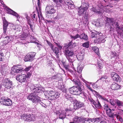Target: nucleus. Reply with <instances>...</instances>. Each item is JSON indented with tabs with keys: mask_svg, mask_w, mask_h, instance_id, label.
<instances>
[{
	"mask_svg": "<svg viewBox=\"0 0 123 123\" xmlns=\"http://www.w3.org/2000/svg\"><path fill=\"white\" fill-rule=\"evenodd\" d=\"M101 37L96 38H95L94 40V42L96 43H99L101 42Z\"/></svg>",
	"mask_w": 123,
	"mask_h": 123,
	"instance_id": "42",
	"label": "nucleus"
},
{
	"mask_svg": "<svg viewBox=\"0 0 123 123\" xmlns=\"http://www.w3.org/2000/svg\"><path fill=\"white\" fill-rule=\"evenodd\" d=\"M4 54L2 53V52L1 51H0V56H2V57L3 56Z\"/></svg>",
	"mask_w": 123,
	"mask_h": 123,
	"instance_id": "64",
	"label": "nucleus"
},
{
	"mask_svg": "<svg viewBox=\"0 0 123 123\" xmlns=\"http://www.w3.org/2000/svg\"><path fill=\"white\" fill-rule=\"evenodd\" d=\"M6 99L5 97H2L0 99V103L2 104L5 105V102Z\"/></svg>",
	"mask_w": 123,
	"mask_h": 123,
	"instance_id": "37",
	"label": "nucleus"
},
{
	"mask_svg": "<svg viewBox=\"0 0 123 123\" xmlns=\"http://www.w3.org/2000/svg\"><path fill=\"white\" fill-rule=\"evenodd\" d=\"M65 98L68 100H70L71 98V97L67 94H65Z\"/></svg>",
	"mask_w": 123,
	"mask_h": 123,
	"instance_id": "53",
	"label": "nucleus"
},
{
	"mask_svg": "<svg viewBox=\"0 0 123 123\" xmlns=\"http://www.w3.org/2000/svg\"><path fill=\"white\" fill-rule=\"evenodd\" d=\"M114 25H115V27L117 31H118L119 30H122L123 29L122 31L123 32V27L121 26H119L118 23L115 22V23H114Z\"/></svg>",
	"mask_w": 123,
	"mask_h": 123,
	"instance_id": "27",
	"label": "nucleus"
},
{
	"mask_svg": "<svg viewBox=\"0 0 123 123\" xmlns=\"http://www.w3.org/2000/svg\"><path fill=\"white\" fill-rule=\"evenodd\" d=\"M31 66H29L26 68L25 69V71H28L31 68Z\"/></svg>",
	"mask_w": 123,
	"mask_h": 123,
	"instance_id": "55",
	"label": "nucleus"
},
{
	"mask_svg": "<svg viewBox=\"0 0 123 123\" xmlns=\"http://www.w3.org/2000/svg\"><path fill=\"white\" fill-rule=\"evenodd\" d=\"M106 21L108 23L111 24L113 26L114 25V23H115V22L113 21L112 18H107L106 19Z\"/></svg>",
	"mask_w": 123,
	"mask_h": 123,
	"instance_id": "31",
	"label": "nucleus"
},
{
	"mask_svg": "<svg viewBox=\"0 0 123 123\" xmlns=\"http://www.w3.org/2000/svg\"><path fill=\"white\" fill-rule=\"evenodd\" d=\"M80 38L81 39H83L87 41L88 39L87 35L85 34H82L80 36Z\"/></svg>",
	"mask_w": 123,
	"mask_h": 123,
	"instance_id": "32",
	"label": "nucleus"
},
{
	"mask_svg": "<svg viewBox=\"0 0 123 123\" xmlns=\"http://www.w3.org/2000/svg\"><path fill=\"white\" fill-rule=\"evenodd\" d=\"M57 78V76L56 75H54L51 77V79H56Z\"/></svg>",
	"mask_w": 123,
	"mask_h": 123,
	"instance_id": "61",
	"label": "nucleus"
},
{
	"mask_svg": "<svg viewBox=\"0 0 123 123\" xmlns=\"http://www.w3.org/2000/svg\"><path fill=\"white\" fill-rule=\"evenodd\" d=\"M21 37L25 38L26 37V36L24 34H23L21 35Z\"/></svg>",
	"mask_w": 123,
	"mask_h": 123,
	"instance_id": "62",
	"label": "nucleus"
},
{
	"mask_svg": "<svg viewBox=\"0 0 123 123\" xmlns=\"http://www.w3.org/2000/svg\"><path fill=\"white\" fill-rule=\"evenodd\" d=\"M64 55L68 61L69 62L71 63H73L74 58H71L72 57H74L75 55L74 53L72 50L69 49L65 50Z\"/></svg>",
	"mask_w": 123,
	"mask_h": 123,
	"instance_id": "3",
	"label": "nucleus"
},
{
	"mask_svg": "<svg viewBox=\"0 0 123 123\" xmlns=\"http://www.w3.org/2000/svg\"><path fill=\"white\" fill-rule=\"evenodd\" d=\"M108 102H109L111 104L114 106L115 105V104L114 103V101L113 100L111 99H110L109 101H109Z\"/></svg>",
	"mask_w": 123,
	"mask_h": 123,
	"instance_id": "48",
	"label": "nucleus"
},
{
	"mask_svg": "<svg viewBox=\"0 0 123 123\" xmlns=\"http://www.w3.org/2000/svg\"><path fill=\"white\" fill-rule=\"evenodd\" d=\"M23 68L21 66L17 65L11 68V72L18 73L21 72L22 71Z\"/></svg>",
	"mask_w": 123,
	"mask_h": 123,
	"instance_id": "10",
	"label": "nucleus"
},
{
	"mask_svg": "<svg viewBox=\"0 0 123 123\" xmlns=\"http://www.w3.org/2000/svg\"><path fill=\"white\" fill-rule=\"evenodd\" d=\"M89 41H87L86 42L83 43L82 44V46L83 47L87 48L89 47Z\"/></svg>",
	"mask_w": 123,
	"mask_h": 123,
	"instance_id": "38",
	"label": "nucleus"
},
{
	"mask_svg": "<svg viewBox=\"0 0 123 123\" xmlns=\"http://www.w3.org/2000/svg\"><path fill=\"white\" fill-rule=\"evenodd\" d=\"M71 37L72 38H73L75 40L78 37H80V36L79 34H77L74 36L71 35Z\"/></svg>",
	"mask_w": 123,
	"mask_h": 123,
	"instance_id": "45",
	"label": "nucleus"
},
{
	"mask_svg": "<svg viewBox=\"0 0 123 123\" xmlns=\"http://www.w3.org/2000/svg\"><path fill=\"white\" fill-rule=\"evenodd\" d=\"M89 7L88 3H82L81 6L79 8V10L78 11V14L79 16H82L85 14V18L87 19V17L89 16L86 12Z\"/></svg>",
	"mask_w": 123,
	"mask_h": 123,
	"instance_id": "1",
	"label": "nucleus"
},
{
	"mask_svg": "<svg viewBox=\"0 0 123 123\" xmlns=\"http://www.w3.org/2000/svg\"><path fill=\"white\" fill-rule=\"evenodd\" d=\"M36 14H34L32 17L33 19V20H37V17H36Z\"/></svg>",
	"mask_w": 123,
	"mask_h": 123,
	"instance_id": "58",
	"label": "nucleus"
},
{
	"mask_svg": "<svg viewBox=\"0 0 123 123\" xmlns=\"http://www.w3.org/2000/svg\"><path fill=\"white\" fill-rule=\"evenodd\" d=\"M92 92L93 93L94 95L97 97L99 98L100 97H102V96H101L95 90H93Z\"/></svg>",
	"mask_w": 123,
	"mask_h": 123,
	"instance_id": "41",
	"label": "nucleus"
},
{
	"mask_svg": "<svg viewBox=\"0 0 123 123\" xmlns=\"http://www.w3.org/2000/svg\"><path fill=\"white\" fill-rule=\"evenodd\" d=\"M28 39L30 40V42L31 43H35L36 40V39L32 36L29 37Z\"/></svg>",
	"mask_w": 123,
	"mask_h": 123,
	"instance_id": "33",
	"label": "nucleus"
},
{
	"mask_svg": "<svg viewBox=\"0 0 123 123\" xmlns=\"http://www.w3.org/2000/svg\"><path fill=\"white\" fill-rule=\"evenodd\" d=\"M72 111L71 109H65V111H56V114L59 119H63L66 117L67 113L69 111Z\"/></svg>",
	"mask_w": 123,
	"mask_h": 123,
	"instance_id": "5",
	"label": "nucleus"
},
{
	"mask_svg": "<svg viewBox=\"0 0 123 123\" xmlns=\"http://www.w3.org/2000/svg\"><path fill=\"white\" fill-rule=\"evenodd\" d=\"M46 10L47 11L46 12V16L48 18H49L48 16L49 14H52L55 13V10L54 9V7L50 5L46 6Z\"/></svg>",
	"mask_w": 123,
	"mask_h": 123,
	"instance_id": "8",
	"label": "nucleus"
},
{
	"mask_svg": "<svg viewBox=\"0 0 123 123\" xmlns=\"http://www.w3.org/2000/svg\"><path fill=\"white\" fill-rule=\"evenodd\" d=\"M100 99L104 100L105 101H109V100H108L106 98H105L104 97H103L102 96V97H100Z\"/></svg>",
	"mask_w": 123,
	"mask_h": 123,
	"instance_id": "57",
	"label": "nucleus"
},
{
	"mask_svg": "<svg viewBox=\"0 0 123 123\" xmlns=\"http://www.w3.org/2000/svg\"><path fill=\"white\" fill-rule=\"evenodd\" d=\"M5 34L4 33V34H3L2 36L3 38H4L6 39L5 41H3V42L4 44L3 45V46H5L6 43H8L10 41L12 40L13 39L11 37L4 36V35Z\"/></svg>",
	"mask_w": 123,
	"mask_h": 123,
	"instance_id": "18",
	"label": "nucleus"
},
{
	"mask_svg": "<svg viewBox=\"0 0 123 123\" xmlns=\"http://www.w3.org/2000/svg\"><path fill=\"white\" fill-rule=\"evenodd\" d=\"M92 92L93 93L94 95L97 97L99 98L100 97H102V96H101L95 90H93Z\"/></svg>",
	"mask_w": 123,
	"mask_h": 123,
	"instance_id": "40",
	"label": "nucleus"
},
{
	"mask_svg": "<svg viewBox=\"0 0 123 123\" xmlns=\"http://www.w3.org/2000/svg\"><path fill=\"white\" fill-rule=\"evenodd\" d=\"M46 41L50 47L51 49H53L54 47L53 45L50 42H49L48 40H46Z\"/></svg>",
	"mask_w": 123,
	"mask_h": 123,
	"instance_id": "47",
	"label": "nucleus"
},
{
	"mask_svg": "<svg viewBox=\"0 0 123 123\" xmlns=\"http://www.w3.org/2000/svg\"><path fill=\"white\" fill-rule=\"evenodd\" d=\"M33 118V117H32L30 114H25L24 115L23 119L27 121H31L34 120Z\"/></svg>",
	"mask_w": 123,
	"mask_h": 123,
	"instance_id": "15",
	"label": "nucleus"
},
{
	"mask_svg": "<svg viewBox=\"0 0 123 123\" xmlns=\"http://www.w3.org/2000/svg\"><path fill=\"white\" fill-rule=\"evenodd\" d=\"M60 89H61L62 91L63 92L65 93L66 92V88L64 87V86H62L61 88H60Z\"/></svg>",
	"mask_w": 123,
	"mask_h": 123,
	"instance_id": "49",
	"label": "nucleus"
},
{
	"mask_svg": "<svg viewBox=\"0 0 123 123\" xmlns=\"http://www.w3.org/2000/svg\"><path fill=\"white\" fill-rule=\"evenodd\" d=\"M91 103L92 104L94 105L95 107L93 105H92V106L94 108L98 109L102 107V106L98 100H97L95 101L92 99L91 100Z\"/></svg>",
	"mask_w": 123,
	"mask_h": 123,
	"instance_id": "14",
	"label": "nucleus"
},
{
	"mask_svg": "<svg viewBox=\"0 0 123 123\" xmlns=\"http://www.w3.org/2000/svg\"><path fill=\"white\" fill-rule=\"evenodd\" d=\"M83 123H93L91 121V119H86Z\"/></svg>",
	"mask_w": 123,
	"mask_h": 123,
	"instance_id": "46",
	"label": "nucleus"
},
{
	"mask_svg": "<svg viewBox=\"0 0 123 123\" xmlns=\"http://www.w3.org/2000/svg\"><path fill=\"white\" fill-rule=\"evenodd\" d=\"M70 93L74 95H79L83 92L81 87L73 86L69 89Z\"/></svg>",
	"mask_w": 123,
	"mask_h": 123,
	"instance_id": "4",
	"label": "nucleus"
},
{
	"mask_svg": "<svg viewBox=\"0 0 123 123\" xmlns=\"http://www.w3.org/2000/svg\"><path fill=\"white\" fill-rule=\"evenodd\" d=\"M53 51L54 53H55L57 56V58H59V55L58 54L60 52V50H59L58 48L55 47L54 48H53V49H51Z\"/></svg>",
	"mask_w": 123,
	"mask_h": 123,
	"instance_id": "25",
	"label": "nucleus"
},
{
	"mask_svg": "<svg viewBox=\"0 0 123 123\" xmlns=\"http://www.w3.org/2000/svg\"><path fill=\"white\" fill-rule=\"evenodd\" d=\"M115 103L119 108H121L123 106V102L122 101L116 99L115 100Z\"/></svg>",
	"mask_w": 123,
	"mask_h": 123,
	"instance_id": "22",
	"label": "nucleus"
},
{
	"mask_svg": "<svg viewBox=\"0 0 123 123\" xmlns=\"http://www.w3.org/2000/svg\"><path fill=\"white\" fill-rule=\"evenodd\" d=\"M83 58L82 55H79L78 57V60H81L83 59Z\"/></svg>",
	"mask_w": 123,
	"mask_h": 123,
	"instance_id": "56",
	"label": "nucleus"
},
{
	"mask_svg": "<svg viewBox=\"0 0 123 123\" xmlns=\"http://www.w3.org/2000/svg\"><path fill=\"white\" fill-rule=\"evenodd\" d=\"M117 54L115 52H111V58L115 57L117 56Z\"/></svg>",
	"mask_w": 123,
	"mask_h": 123,
	"instance_id": "52",
	"label": "nucleus"
},
{
	"mask_svg": "<svg viewBox=\"0 0 123 123\" xmlns=\"http://www.w3.org/2000/svg\"><path fill=\"white\" fill-rule=\"evenodd\" d=\"M48 93L49 95L51 97L52 99H55L58 98L59 97V94L57 92H55L52 91H49Z\"/></svg>",
	"mask_w": 123,
	"mask_h": 123,
	"instance_id": "11",
	"label": "nucleus"
},
{
	"mask_svg": "<svg viewBox=\"0 0 123 123\" xmlns=\"http://www.w3.org/2000/svg\"><path fill=\"white\" fill-rule=\"evenodd\" d=\"M100 120L99 118H98L94 119H91V121L93 123H96L99 122Z\"/></svg>",
	"mask_w": 123,
	"mask_h": 123,
	"instance_id": "36",
	"label": "nucleus"
},
{
	"mask_svg": "<svg viewBox=\"0 0 123 123\" xmlns=\"http://www.w3.org/2000/svg\"><path fill=\"white\" fill-rule=\"evenodd\" d=\"M31 88L34 91V92H35L36 94V92H39L42 90V88L40 86H35L33 88Z\"/></svg>",
	"mask_w": 123,
	"mask_h": 123,
	"instance_id": "20",
	"label": "nucleus"
},
{
	"mask_svg": "<svg viewBox=\"0 0 123 123\" xmlns=\"http://www.w3.org/2000/svg\"><path fill=\"white\" fill-rule=\"evenodd\" d=\"M73 81L75 85H77L76 87H81L82 86V85H81L79 80L74 79L73 80Z\"/></svg>",
	"mask_w": 123,
	"mask_h": 123,
	"instance_id": "23",
	"label": "nucleus"
},
{
	"mask_svg": "<svg viewBox=\"0 0 123 123\" xmlns=\"http://www.w3.org/2000/svg\"><path fill=\"white\" fill-rule=\"evenodd\" d=\"M119 121L121 122H122L123 121V119L121 117H119Z\"/></svg>",
	"mask_w": 123,
	"mask_h": 123,
	"instance_id": "63",
	"label": "nucleus"
},
{
	"mask_svg": "<svg viewBox=\"0 0 123 123\" xmlns=\"http://www.w3.org/2000/svg\"><path fill=\"white\" fill-rule=\"evenodd\" d=\"M29 25L30 26V28L31 30H32V31H33V25L30 23H29Z\"/></svg>",
	"mask_w": 123,
	"mask_h": 123,
	"instance_id": "60",
	"label": "nucleus"
},
{
	"mask_svg": "<svg viewBox=\"0 0 123 123\" xmlns=\"http://www.w3.org/2000/svg\"><path fill=\"white\" fill-rule=\"evenodd\" d=\"M83 68V67L82 66H81V67H78L77 68L78 72L80 74V73H81Z\"/></svg>",
	"mask_w": 123,
	"mask_h": 123,
	"instance_id": "43",
	"label": "nucleus"
},
{
	"mask_svg": "<svg viewBox=\"0 0 123 123\" xmlns=\"http://www.w3.org/2000/svg\"><path fill=\"white\" fill-rule=\"evenodd\" d=\"M73 119L74 122L79 123L83 121V118L82 117H78L76 116Z\"/></svg>",
	"mask_w": 123,
	"mask_h": 123,
	"instance_id": "24",
	"label": "nucleus"
},
{
	"mask_svg": "<svg viewBox=\"0 0 123 123\" xmlns=\"http://www.w3.org/2000/svg\"><path fill=\"white\" fill-rule=\"evenodd\" d=\"M92 92L93 93L94 95L97 97L99 98L100 97H102V96H101L95 90H93Z\"/></svg>",
	"mask_w": 123,
	"mask_h": 123,
	"instance_id": "39",
	"label": "nucleus"
},
{
	"mask_svg": "<svg viewBox=\"0 0 123 123\" xmlns=\"http://www.w3.org/2000/svg\"><path fill=\"white\" fill-rule=\"evenodd\" d=\"M36 54L34 52L29 53L25 56L24 60L25 62H32L34 59V58Z\"/></svg>",
	"mask_w": 123,
	"mask_h": 123,
	"instance_id": "7",
	"label": "nucleus"
},
{
	"mask_svg": "<svg viewBox=\"0 0 123 123\" xmlns=\"http://www.w3.org/2000/svg\"><path fill=\"white\" fill-rule=\"evenodd\" d=\"M111 75L113 79L116 81H120L121 78L119 75L115 72H112L111 73Z\"/></svg>",
	"mask_w": 123,
	"mask_h": 123,
	"instance_id": "12",
	"label": "nucleus"
},
{
	"mask_svg": "<svg viewBox=\"0 0 123 123\" xmlns=\"http://www.w3.org/2000/svg\"><path fill=\"white\" fill-rule=\"evenodd\" d=\"M92 49L94 51L96 54L98 55V56L100 55L98 48L96 46L92 47Z\"/></svg>",
	"mask_w": 123,
	"mask_h": 123,
	"instance_id": "29",
	"label": "nucleus"
},
{
	"mask_svg": "<svg viewBox=\"0 0 123 123\" xmlns=\"http://www.w3.org/2000/svg\"><path fill=\"white\" fill-rule=\"evenodd\" d=\"M106 113L107 115L109 117L113 118L114 116H117V113H118V112H115L114 113H112L111 112V110L109 109V110H107L106 111Z\"/></svg>",
	"mask_w": 123,
	"mask_h": 123,
	"instance_id": "16",
	"label": "nucleus"
},
{
	"mask_svg": "<svg viewBox=\"0 0 123 123\" xmlns=\"http://www.w3.org/2000/svg\"><path fill=\"white\" fill-rule=\"evenodd\" d=\"M5 102V105L8 106H11L12 104V101L10 99L6 98Z\"/></svg>",
	"mask_w": 123,
	"mask_h": 123,
	"instance_id": "26",
	"label": "nucleus"
},
{
	"mask_svg": "<svg viewBox=\"0 0 123 123\" xmlns=\"http://www.w3.org/2000/svg\"><path fill=\"white\" fill-rule=\"evenodd\" d=\"M3 33L6 34V28L8 25V24L7 22L6 21H4L3 22Z\"/></svg>",
	"mask_w": 123,
	"mask_h": 123,
	"instance_id": "30",
	"label": "nucleus"
},
{
	"mask_svg": "<svg viewBox=\"0 0 123 123\" xmlns=\"http://www.w3.org/2000/svg\"><path fill=\"white\" fill-rule=\"evenodd\" d=\"M6 10L8 12V13L12 14L14 16H15L17 17V18L18 19L19 18V17L18 15L15 12L13 11L10 9L6 7Z\"/></svg>",
	"mask_w": 123,
	"mask_h": 123,
	"instance_id": "17",
	"label": "nucleus"
},
{
	"mask_svg": "<svg viewBox=\"0 0 123 123\" xmlns=\"http://www.w3.org/2000/svg\"><path fill=\"white\" fill-rule=\"evenodd\" d=\"M27 77L26 75L24 74L18 75L16 77L17 80L20 82H25Z\"/></svg>",
	"mask_w": 123,
	"mask_h": 123,
	"instance_id": "9",
	"label": "nucleus"
},
{
	"mask_svg": "<svg viewBox=\"0 0 123 123\" xmlns=\"http://www.w3.org/2000/svg\"><path fill=\"white\" fill-rule=\"evenodd\" d=\"M14 30H16L17 31L19 32L21 31L22 29V27L20 25H16L15 26V28H13Z\"/></svg>",
	"mask_w": 123,
	"mask_h": 123,
	"instance_id": "34",
	"label": "nucleus"
},
{
	"mask_svg": "<svg viewBox=\"0 0 123 123\" xmlns=\"http://www.w3.org/2000/svg\"><path fill=\"white\" fill-rule=\"evenodd\" d=\"M120 86L118 84L113 82L111 86V88L112 90H116L120 88Z\"/></svg>",
	"mask_w": 123,
	"mask_h": 123,
	"instance_id": "21",
	"label": "nucleus"
},
{
	"mask_svg": "<svg viewBox=\"0 0 123 123\" xmlns=\"http://www.w3.org/2000/svg\"><path fill=\"white\" fill-rule=\"evenodd\" d=\"M65 3L68 6L70 4L73 3V2H72V1L71 0H67V1L65 2Z\"/></svg>",
	"mask_w": 123,
	"mask_h": 123,
	"instance_id": "44",
	"label": "nucleus"
},
{
	"mask_svg": "<svg viewBox=\"0 0 123 123\" xmlns=\"http://www.w3.org/2000/svg\"><path fill=\"white\" fill-rule=\"evenodd\" d=\"M91 11L94 12L95 13H98L99 14L101 13V12L99 11V10L97 9L94 7L91 9Z\"/></svg>",
	"mask_w": 123,
	"mask_h": 123,
	"instance_id": "35",
	"label": "nucleus"
},
{
	"mask_svg": "<svg viewBox=\"0 0 123 123\" xmlns=\"http://www.w3.org/2000/svg\"><path fill=\"white\" fill-rule=\"evenodd\" d=\"M0 70L4 74H5L8 73V67L6 65H2L1 66Z\"/></svg>",
	"mask_w": 123,
	"mask_h": 123,
	"instance_id": "19",
	"label": "nucleus"
},
{
	"mask_svg": "<svg viewBox=\"0 0 123 123\" xmlns=\"http://www.w3.org/2000/svg\"><path fill=\"white\" fill-rule=\"evenodd\" d=\"M69 66V65H65L64 66V67L66 70H68V69Z\"/></svg>",
	"mask_w": 123,
	"mask_h": 123,
	"instance_id": "59",
	"label": "nucleus"
},
{
	"mask_svg": "<svg viewBox=\"0 0 123 123\" xmlns=\"http://www.w3.org/2000/svg\"><path fill=\"white\" fill-rule=\"evenodd\" d=\"M27 98L29 100H31L34 103H37L39 102L42 106L46 108V105L45 104L40 101V98L38 97L36 94L35 92H32L28 96Z\"/></svg>",
	"mask_w": 123,
	"mask_h": 123,
	"instance_id": "2",
	"label": "nucleus"
},
{
	"mask_svg": "<svg viewBox=\"0 0 123 123\" xmlns=\"http://www.w3.org/2000/svg\"><path fill=\"white\" fill-rule=\"evenodd\" d=\"M104 108L105 110L106 111L107 110H109V109H110L109 108L108 105H107L105 104L104 106Z\"/></svg>",
	"mask_w": 123,
	"mask_h": 123,
	"instance_id": "50",
	"label": "nucleus"
},
{
	"mask_svg": "<svg viewBox=\"0 0 123 123\" xmlns=\"http://www.w3.org/2000/svg\"><path fill=\"white\" fill-rule=\"evenodd\" d=\"M76 45V44L75 43H73L72 42L69 43L66 46L67 48H72L74 47Z\"/></svg>",
	"mask_w": 123,
	"mask_h": 123,
	"instance_id": "28",
	"label": "nucleus"
},
{
	"mask_svg": "<svg viewBox=\"0 0 123 123\" xmlns=\"http://www.w3.org/2000/svg\"><path fill=\"white\" fill-rule=\"evenodd\" d=\"M84 104L80 102L77 101L74 105L73 109H71L72 112H74L75 110L79 109L83 106Z\"/></svg>",
	"mask_w": 123,
	"mask_h": 123,
	"instance_id": "13",
	"label": "nucleus"
},
{
	"mask_svg": "<svg viewBox=\"0 0 123 123\" xmlns=\"http://www.w3.org/2000/svg\"><path fill=\"white\" fill-rule=\"evenodd\" d=\"M3 86L7 89L11 88L12 84V82L9 79L4 78L2 81Z\"/></svg>",
	"mask_w": 123,
	"mask_h": 123,
	"instance_id": "6",
	"label": "nucleus"
},
{
	"mask_svg": "<svg viewBox=\"0 0 123 123\" xmlns=\"http://www.w3.org/2000/svg\"><path fill=\"white\" fill-rule=\"evenodd\" d=\"M97 34L95 31L94 32H92L91 37L92 38L96 37H97Z\"/></svg>",
	"mask_w": 123,
	"mask_h": 123,
	"instance_id": "51",
	"label": "nucleus"
},
{
	"mask_svg": "<svg viewBox=\"0 0 123 123\" xmlns=\"http://www.w3.org/2000/svg\"><path fill=\"white\" fill-rule=\"evenodd\" d=\"M68 7L69 9H71L73 8H74V6L73 3L70 4V5L68 6Z\"/></svg>",
	"mask_w": 123,
	"mask_h": 123,
	"instance_id": "54",
	"label": "nucleus"
}]
</instances>
